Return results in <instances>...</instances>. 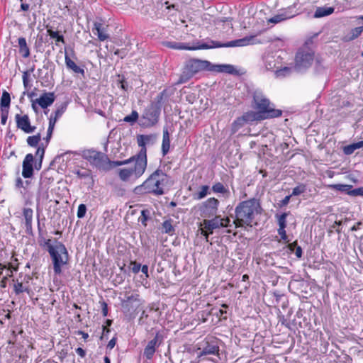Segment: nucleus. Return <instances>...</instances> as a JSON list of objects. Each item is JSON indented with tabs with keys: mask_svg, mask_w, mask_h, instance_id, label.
Instances as JSON below:
<instances>
[{
	"mask_svg": "<svg viewBox=\"0 0 363 363\" xmlns=\"http://www.w3.org/2000/svg\"><path fill=\"white\" fill-rule=\"evenodd\" d=\"M252 106L256 111H248L238 117L231 124V133H237L245 124L280 117L282 111L276 109L262 92L255 91L252 94Z\"/></svg>",
	"mask_w": 363,
	"mask_h": 363,
	"instance_id": "f257e3e1",
	"label": "nucleus"
},
{
	"mask_svg": "<svg viewBox=\"0 0 363 363\" xmlns=\"http://www.w3.org/2000/svg\"><path fill=\"white\" fill-rule=\"evenodd\" d=\"M38 242L39 245L48 252L52 259L55 274H61L62 267L67 264L69 261L67 249L62 242L58 241L57 239H55L53 242L55 245H52L51 239L45 238L39 219L38 220Z\"/></svg>",
	"mask_w": 363,
	"mask_h": 363,
	"instance_id": "f03ea898",
	"label": "nucleus"
},
{
	"mask_svg": "<svg viewBox=\"0 0 363 363\" xmlns=\"http://www.w3.org/2000/svg\"><path fill=\"white\" fill-rule=\"evenodd\" d=\"M256 37L257 35H251L245 36L242 38L236 39L226 43H221L213 40H208L207 43H201V41H197L196 43L193 46H189L185 43L175 41H164L162 43V44L169 48L188 50H206L219 48L244 47L249 45L260 43L261 41L257 40Z\"/></svg>",
	"mask_w": 363,
	"mask_h": 363,
	"instance_id": "7ed1b4c3",
	"label": "nucleus"
},
{
	"mask_svg": "<svg viewBox=\"0 0 363 363\" xmlns=\"http://www.w3.org/2000/svg\"><path fill=\"white\" fill-rule=\"evenodd\" d=\"M169 180L170 177L159 167L141 185L137 186L133 192L135 194L163 195L165 194L164 189L169 184Z\"/></svg>",
	"mask_w": 363,
	"mask_h": 363,
	"instance_id": "20e7f679",
	"label": "nucleus"
},
{
	"mask_svg": "<svg viewBox=\"0 0 363 363\" xmlns=\"http://www.w3.org/2000/svg\"><path fill=\"white\" fill-rule=\"evenodd\" d=\"M262 210L259 200L257 199L252 198L241 201L235 208V219L233 223L236 228L245 225L251 226L255 216L260 214Z\"/></svg>",
	"mask_w": 363,
	"mask_h": 363,
	"instance_id": "39448f33",
	"label": "nucleus"
},
{
	"mask_svg": "<svg viewBox=\"0 0 363 363\" xmlns=\"http://www.w3.org/2000/svg\"><path fill=\"white\" fill-rule=\"evenodd\" d=\"M82 157L92 166L104 172H108L116 167L125 165L123 160L112 161L106 154L94 149L84 150Z\"/></svg>",
	"mask_w": 363,
	"mask_h": 363,
	"instance_id": "423d86ee",
	"label": "nucleus"
},
{
	"mask_svg": "<svg viewBox=\"0 0 363 363\" xmlns=\"http://www.w3.org/2000/svg\"><path fill=\"white\" fill-rule=\"evenodd\" d=\"M201 71H206V60L190 59L185 62L182 72L174 85L184 84Z\"/></svg>",
	"mask_w": 363,
	"mask_h": 363,
	"instance_id": "0eeeda50",
	"label": "nucleus"
},
{
	"mask_svg": "<svg viewBox=\"0 0 363 363\" xmlns=\"http://www.w3.org/2000/svg\"><path fill=\"white\" fill-rule=\"evenodd\" d=\"M140 296L138 294H130L125 292L124 298L121 299V311L126 317H133L134 312L140 304Z\"/></svg>",
	"mask_w": 363,
	"mask_h": 363,
	"instance_id": "6e6552de",
	"label": "nucleus"
},
{
	"mask_svg": "<svg viewBox=\"0 0 363 363\" xmlns=\"http://www.w3.org/2000/svg\"><path fill=\"white\" fill-rule=\"evenodd\" d=\"M161 109L156 105L148 106L145 110L140 120L142 127H152L155 125L160 118Z\"/></svg>",
	"mask_w": 363,
	"mask_h": 363,
	"instance_id": "1a4fd4ad",
	"label": "nucleus"
},
{
	"mask_svg": "<svg viewBox=\"0 0 363 363\" xmlns=\"http://www.w3.org/2000/svg\"><path fill=\"white\" fill-rule=\"evenodd\" d=\"M133 162H135L133 167L119 169L118 177L123 182L128 181L133 175L135 179H138L145 173L147 169V165L138 160H133Z\"/></svg>",
	"mask_w": 363,
	"mask_h": 363,
	"instance_id": "9d476101",
	"label": "nucleus"
},
{
	"mask_svg": "<svg viewBox=\"0 0 363 363\" xmlns=\"http://www.w3.org/2000/svg\"><path fill=\"white\" fill-rule=\"evenodd\" d=\"M314 53L298 50L295 57L294 70L300 72L308 68L313 61Z\"/></svg>",
	"mask_w": 363,
	"mask_h": 363,
	"instance_id": "9b49d317",
	"label": "nucleus"
},
{
	"mask_svg": "<svg viewBox=\"0 0 363 363\" xmlns=\"http://www.w3.org/2000/svg\"><path fill=\"white\" fill-rule=\"evenodd\" d=\"M53 178L41 177L36 196L37 206L40 203H43L49 199V189L50 184L53 182Z\"/></svg>",
	"mask_w": 363,
	"mask_h": 363,
	"instance_id": "f8f14e48",
	"label": "nucleus"
},
{
	"mask_svg": "<svg viewBox=\"0 0 363 363\" xmlns=\"http://www.w3.org/2000/svg\"><path fill=\"white\" fill-rule=\"evenodd\" d=\"M164 336L160 331H156L155 337L150 340L144 349L143 356L147 359H151L156 351V349L162 343Z\"/></svg>",
	"mask_w": 363,
	"mask_h": 363,
	"instance_id": "ddd939ff",
	"label": "nucleus"
},
{
	"mask_svg": "<svg viewBox=\"0 0 363 363\" xmlns=\"http://www.w3.org/2000/svg\"><path fill=\"white\" fill-rule=\"evenodd\" d=\"M298 4V1H297L296 2H294L292 6H289L287 9L281 10L279 13L269 18L268 22L276 24L296 16V15L299 14L300 12L298 11L294 12L293 9H296Z\"/></svg>",
	"mask_w": 363,
	"mask_h": 363,
	"instance_id": "4468645a",
	"label": "nucleus"
},
{
	"mask_svg": "<svg viewBox=\"0 0 363 363\" xmlns=\"http://www.w3.org/2000/svg\"><path fill=\"white\" fill-rule=\"evenodd\" d=\"M219 201L214 198H209L199 206L201 215L204 217L213 216L217 213Z\"/></svg>",
	"mask_w": 363,
	"mask_h": 363,
	"instance_id": "2eb2a0df",
	"label": "nucleus"
},
{
	"mask_svg": "<svg viewBox=\"0 0 363 363\" xmlns=\"http://www.w3.org/2000/svg\"><path fill=\"white\" fill-rule=\"evenodd\" d=\"M137 143L139 147H140V151L135 155L130 158L123 160L125 162V164H130L133 162V160H138L145 165L147 166V147L146 143L143 140V138L140 135H137Z\"/></svg>",
	"mask_w": 363,
	"mask_h": 363,
	"instance_id": "dca6fc26",
	"label": "nucleus"
},
{
	"mask_svg": "<svg viewBox=\"0 0 363 363\" xmlns=\"http://www.w3.org/2000/svg\"><path fill=\"white\" fill-rule=\"evenodd\" d=\"M203 223L206 230H202L201 234L206 237V240H208V235L213 233V230L223 228L224 225H227L226 223H224L222 220H220V216H217L211 220H203Z\"/></svg>",
	"mask_w": 363,
	"mask_h": 363,
	"instance_id": "f3484780",
	"label": "nucleus"
},
{
	"mask_svg": "<svg viewBox=\"0 0 363 363\" xmlns=\"http://www.w3.org/2000/svg\"><path fill=\"white\" fill-rule=\"evenodd\" d=\"M16 126L26 133H31L36 129L35 126L30 125V119L28 115L21 116L16 114L15 116Z\"/></svg>",
	"mask_w": 363,
	"mask_h": 363,
	"instance_id": "a211bd4d",
	"label": "nucleus"
},
{
	"mask_svg": "<svg viewBox=\"0 0 363 363\" xmlns=\"http://www.w3.org/2000/svg\"><path fill=\"white\" fill-rule=\"evenodd\" d=\"M289 213L290 212L289 211L282 213L280 215L276 214V218H277L279 225L278 234L281 236V239L283 240L286 243L289 242L285 230L286 227V218Z\"/></svg>",
	"mask_w": 363,
	"mask_h": 363,
	"instance_id": "6ab92c4d",
	"label": "nucleus"
},
{
	"mask_svg": "<svg viewBox=\"0 0 363 363\" xmlns=\"http://www.w3.org/2000/svg\"><path fill=\"white\" fill-rule=\"evenodd\" d=\"M34 161V157L31 153L27 154L23 162V171L22 176L27 179L30 178L33 175V163Z\"/></svg>",
	"mask_w": 363,
	"mask_h": 363,
	"instance_id": "aec40b11",
	"label": "nucleus"
},
{
	"mask_svg": "<svg viewBox=\"0 0 363 363\" xmlns=\"http://www.w3.org/2000/svg\"><path fill=\"white\" fill-rule=\"evenodd\" d=\"M289 287V289L292 288L296 290L294 293L297 294H307L309 289V283L303 279L299 280H292L290 281Z\"/></svg>",
	"mask_w": 363,
	"mask_h": 363,
	"instance_id": "412c9836",
	"label": "nucleus"
},
{
	"mask_svg": "<svg viewBox=\"0 0 363 363\" xmlns=\"http://www.w3.org/2000/svg\"><path fill=\"white\" fill-rule=\"evenodd\" d=\"M219 346L215 341L206 342V345L203 347L202 350L198 354V357H201L204 355L216 354L219 355Z\"/></svg>",
	"mask_w": 363,
	"mask_h": 363,
	"instance_id": "4be33fe9",
	"label": "nucleus"
},
{
	"mask_svg": "<svg viewBox=\"0 0 363 363\" xmlns=\"http://www.w3.org/2000/svg\"><path fill=\"white\" fill-rule=\"evenodd\" d=\"M55 100L54 92H45L36 99L37 104L42 108H46L52 105Z\"/></svg>",
	"mask_w": 363,
	"mask_h": 363,
	"instance_id": "5701e85b",
	"label": "nucleus"
},
{
	"mask_svg": "<svg viewBox=\"0 0 363 363\" xmlns=\"http://www.w3.org/2000/svg\"><path fill=\"white\" fill-rule=\"evenodd\" d=\"M23 216L25 219L26 232L29 235H33V211L30 208H24L23 209Z\"/></svg>",
	"mask_w": 363,
	"mask_h": 363,
	"instance_id": "b1692460",
	"label": "nucleus"
},
{
	"mask_svg": "<svg viewBox=\"0 0 363 363\" xmlns=\"http://www.w3.org/2000/svg\"><path fill=\"white\" fill-rule=\"evenodd\" d=\"M65 62L67 68L69 70L72 71L74 74H79L82 77H84V74H85V71L84 69V66L81 67V66L77 65L71 59V57L68 55V54L67 52H65Z\"/></svg>",
	"mask_w": 363,
	"mask_h": 363,
	"instance_id": "393cba45",
	"label": "nucleus"
},
{
	"mask_svg": "<svg viewBox=\"0 0 363 363\" xmlns=\"http://www.w3.org/2000/svg\"><path fill=\"white\" fill-rule=\"evenodd\" d=\"M13 291L16 295H19L23 292L30 294V289L29 285L25 284L23 281H21L19 278L13 279Z\"/></svg>",
	"mask_w": 363,
	"mask_h": 363,
	"instance_id": "a878e982",
	"label": "nucleus"
},
{
	"mask_svg": "<svg viewBox=\"0 0 363 363\" xmlns=\"http://www.w3.org/2000/svg\"><path fill=\"white\" fill-rule=\"evenodd\" d=\"M104 30L105 29L101 22H94L92 30L96 35H97L100 41H104L109 38V35L105 33Z\"/></svg>",
	"mask_w": 363,
	"mask_h": 363,
	"instance_id": "bb28decb",
	"label": "nucleus"
},
{
	"mask_svg": "<svg viewBox=\"0 0 363 363\" xmlns=\"http://www.w3.org/2000/svg\"><path fill=\"white\" fill-rule=\"evenodd\" d=\"M170 149V138L167 128H164L162 143V154L164 157L169 151Z\"/></svg>",
	"mask_w": 363,
	"mask_h": 363,
	"instance_id": "cd10ccee",
	"label": "nucleus"
},
{
	"mask_svg": "<svg viewBox=\"0 0 363 363\" xmlns=\"http://www.w3.org/2000/svg\"><path fill=\"white\" fill-rule=\"evenodd\" d=\"M19 47V53L23 58H27L30 56V49L27 45L26 40L24 37H20L18 39Z\"/></svg>",
	"mask_w": 363,
	"mask_h": 363,
	"instance_id": "c85d7f7f",
	"label": "nucleus"
},
{
	"mask_svg": "<svg viewBox=\"0 0 363 363\" xmlns=\"http://www.w3.org/2000/svg\"><path fill=\"white\" fill-rule=\"evenodd\" d=\"M212 191L216 194H221L225 198H228L230 192L227 186H225L221 182H216L212 186Z\"/></svg>",
	"mask_w": 363,
	"mask_h": 363,
	"instance_id": "c756f323",
	"label": "nucleus"
},
{
	"mask_svg": "<svg viewBox=\"0 0 363 363\" xmlns=\"http://www.w3.org/2000/svg\"><path fill=\"white\" fill-rule=\"evenodd\" d=\"M334 12L333 7H318L313 16L315 18H321L329 16Z\"/></svg>",
	"mask_w": 363,
	"mask_h": 363,
	"instance_id": "7c9ffc66",
	"label": "nucleus"
},
{
	"mask_svg": "<svg viewBox=\"0 0 363 363\" xmlns=\"http://www.w3.org/2000/svg\"><path fill=\"white\" fill-rule=\"evenodd\" d=\"M172 219H169V220H164L162 223V233L169 234L170 235H172L174 234L175 228L172 225Z\"/></svg>",
	"mask_w": 363,
	"mask_h": 363,
	"instance_id": "2f4dec72",
	"label": "nucleus"
},
{
	"mask_svg": "<svg viewBox=\"0 0 363 363\" xmlns=\"http://www.w3.org/2000/svg\"><path fill=\"white\" fill-rule=\"evenodd\" d=\"M47 33L52 38H55L56 40V45H58V43H65L64 36L60 34L58 31H54L51 28H48V25L46 26Z\"/></svg>",
	"mask_w": 363,
	"mask_h": 363,
	"instance_id": "473e14b6",
	"label": "nucleus"
},
{
	"mask_svg": "<svg viewBox=\"0 0 363 363\" xmlns=\"http://www.w3.org/2000/svg\"><path fill=\"white\" fill-rule=\"evenodd\" d=\"M10 104H11L10 94L6 91H4L2 93L1 98V106L2 109L6 108L9 110Z\"/></svg>",
	"mask_w": 363,
	"mask_h": 363,
	"instance_id": "72a5a7b5",
	"label": "nucleus"
},
{
	"mask_svg": "<svg viewBox=\"0 0 363 363\" xmlns=\"http://www.w3.org/2000/svg\"><path fill=\"white\" fill-rule=\"evenodd\" d=\"M209 186L208 185H203L201 187V190L194 194L193 196L194 199L201 200L205 198L210 192H209Z\"/></svg>",
	"mask_w": 363,
	"mask_h": 363,
	"instance_id": "f704fd0d",
	"label": "nucleus"
},
{
	"mask_svg": "<svg viewBox=\"0 0 363 363\" xmlns=\"http://www.w3.org/2000/svg\"><path fill=\"white\" fill-rule=\"evenodd\" d=\"M41 140V134L38 133L35 135L28 136L26 141L29 146L35 147H37L40 141Z\"/></svg>",
	"mask_w": 363,
	"mask_h": 363,
	"instance_id": "c9c22d12",
	"label": "nucleus"
},
{
	"mask_svg": "<svg viewBox=\"0 0 363 363\" xmlns=\"http://www.w3.org/2000/svg\"><path fill=\"white\" fill-rule=\"evenodd\" d=\"M332 188L335 190L345 193L348 195V192L352 190L353 188L352 185L350 184H334L332 186Z\"/></svg>",
	"mask_w": 363,
	"mask_h": 363,
	"instance_id": "e433bc0d",
	"label": "nucleus"
},
{
	"mask_svg": "<svg viewBox=\"0 0 363 363\" xmlns=\"http://www.w3.org/2000/svg\"><path fill=\"white\" fill-rule=\"evenodd\" d=\"M139 118V114L135 110H133L130 115H128L124 117L123 121L126 123H129L131 125L134 124Z\"/></svg>",
	"mask_w": 363,
	"mask_h": 363,
	"instance_id": "4c0bfd02",
	"label": "nucleus"
},
{
	"mask_svg": "<svg viewBox=\"0 0 363 363\" xmlns=\"http://www.w3.org/2000/svg\"><path fill=\"white\" fill-rule=\"evenodd\" d=\"M116 84L118 86L121 87L124 91H127L128 89V84L123 74L117 75Z\"/></svg>",
	"mask_w": 363,
	"mask_h": 363,
	"instance_id": "58836bf2",
	"label": "nucleus"
},
{
	"mask_svg": "<svg viewBox=\"0 0 363 363\" xmlns=\"http://www.w3.org/2000/svg\"><path fill=\"white\" fill-rule=\"evenodd\" d=\"M74 173L77 175L79 179L92 178L91 171L89 169H77Z\"/></svg>",
	"mask_w": 363,
	"mask_h": 363,
	"instance_id": "ea45409f",
	"label": "nucleus"
},
{
	"mask_svg": "<svg viewBox=\"0 0 363 363\" xmlns=\"http://www.w3.org/2000/svg\"><path fill=\"white\" fill-rule=\"evenodd\" d=\"M206 71L213 72H223L222 65H213L209 61L206 60Z\"/></svg>",
	"mask_w": 363,
	"mask_h": 363,
	"instance_id": "a19ab883",
	"label": "nucleus"
},
{
	"mask_svg": "<svg viewBox=\"0 0 363 363\" xmlns=\"http://www.w3.org/2000/svg\"><path fill=\"white\" fill-rule=\"evenodd\" d=\"M150 219V211L147 209H144L141 211V216L139 218V221L141 222L142 225L144 227L147 226V221Z\"/></svg>",
	"mask_w": 363,
	"mask_h": 363,
	"instance_id": "79ce46f5",
	"label": "nucleus"
},
{
	"mask_svg": "<svg viewBox=\"0 0 363 363\" xmlns=\"http://www.w3.org/2000/svg\"><path fill=\"white\" fill-rule=\"evenodd\" d=\"M306 191V185L304 184H300L292 189V193L291 195L293 196H299L301 194L304 193Z\"/></svg>",
	"mask_w": 363,
	"mask_h": 363,
	"instance_id": "37998d69",
	"label": "nucleus"
},
{
	"mask_svg": "<svg viewBox=\"0 0 363 363\" xmlns=\"http://www.w3.org/2000/svg\"><path fill=\"white\" fill-rule=\"evenodd\" d=\"M223 72L234 75H238V71L232 65H222Z\"/></svg>",
	"mask_w": 363,
	"mask_h": 363,
	"instance_id": "c03bdc74",
	"label": "nucleus"
},
{
	"mask_svg": "<svg viewBox=\"0 0 363 363\" xmlns=\"http://www.w3.org/2000/svg\"><path fill=\"white\" fill-rule=\"evenodd\" d=\"M167 93V89H164L162 92H160L155 99V101L151 102V105H156L159 108H162V101L164 99V96Z\"/></svg>",
	"mask_w": 363,
	"mask_h": 363,
	"instance_id": "a18cd8bd",
	"label": "nucleus"
},
{
	"mask_svg": "<svg viewBox=\"0 0 363 363\" xmlns=\"http://www.w3.org/2000/svg\"><path fill=\"white\" fill-rule=\"evenodd\" d=\"M45 147H46L45 145L44 146L43 143H41V145L40 146H38V147L35 152V156L39 157L40 167L41 166V163H42L44 155H45Z\"/></svg>",
	"mask_w": 363,
	"mask_h": 363,
	"instance_id": "49530a36",
	"label": "nucleus"
},
{
	"mask_svg": "<svg viewBox=\"0 0 363 363\" xmlns=\"http://www.w3.org/2000/svg\"><path fill=\"white\" fill-rule=\"evenodd\" d=\"M146 145H153L156 140L157 135L155 134L140 135Z\"/></svg>",
	"mask_w": 363,
	"mask_h": 363,
	"instance_id": "de8ad7c7",
	"label": "nucleus"
},
{
	"mask_svg": "<svg viewBox=\"0 0 363 363\" xmlns=\"http://www.w3.org/2000/svg\"><path fill=\"white\" fill-rule=\"evenodd\" d=\"M67 106V103H63L60 106H58L54 113V117L57 118V119L60 118L63 113L65 111Z\"/></svg>",
	"mask_w": 363,
	"mask_h": 363,
	"instance_id": "09e8293b",
	"label": "nucleus"
},
{
	"mask_svg": "<svg viewBox=\"0 0 363 363\" xmlns=\"http://www.w3.org/2000/svg\"><path fill=\"white\" fill-rule=\"evenodd\" d=\"M342 225V221H335L333 225L331 226L330 229L328 230V233L329 235H331L333 233V229L336 230V232L340 234L341 233V228L340 226Z\"/></svg>",
	"mask_w": 363,
	"mask_h": 363,
	"instance_id": "8fccbe9b",
	"label": "nucleus"
},
{
	"mask_svg": "<svg viewBox=\"0 0 363 363\" xmlns=\"http://www.w3.org/2000/svg\"><path fill=\"white\" fill-rule=\"evenodd\" d=\"M86 205L84 203L79 204V206H78V210H77V216L78 218H83L86 215Z\"/></svg>",
	"mask_w": 363,
	"mask_h": 363,
	"instance_id": "3c124183",
	"label": "nucleus"
},
{
	"mask_svg": "<svg viewBox=\"0 0 363 363\" xmlns=\"http://www.w3.org/2000/svg\"><path fill=\"white\" fill-rule=\"evenodd\" d=\"M29 75H30V74H29L28 71L23 72V86L26 91H28L31 86V85L29 84V80H28Z\"/></svg>",
	"mask_w": 363,
	"mask_h": 363,
	"instance_id": "603ef678",
	"label": "nucleus"
},
{
	"mask_svg": "<svg viewBox=\"0 0 363 363\" xmlns=\"http://www.w3.org/2000/svg\"><path fill=\"white\" fill-rule=\"evenodd\" d=\"M357 149V148L354 143L352 144L344 147L343 152L347 155H352Z\"/></svg>",
	"mask_w": 363,
	"mask_h": 363,
	"instance_id": "864d4df0",
	"label": "nucleus"
},
{
	"mask_svg": "<svg viewBox=\"0 0 363 363\" xmlns=\"http://www.w3.org/2000/svg\"><path fill=\"white\" fill-rule=\"evenodd\" d=\"M348 195L352 196H363V187L352 189V190L348 192Z\"/></svg>",
	"mask_w": 363,
	"mask_h": 363,
	"instance_id": "5fc2aeb1",
	"label": "nucleus"
},
{
	"mask_svg": "<svg viewBox=\"0 0 363 363\" xmlns=\"http://www.w3.org/2000/svg\"><path fill=\"white\" fill-rule=\"evenodd\" d=\"M214 308H211V310H203L201 312V318L202 319V322L205 323L207 320V317L208 315H213V311H214Z\"/></svg>",
	"mask_w": 363,
	"mask_h": 363,
	"instance_id": "6e6d98bb",
	"label": "nucleus"
},
{
	"mask_svg": "<svg viewBox=\"0 0 363 363\" xmlns=\"http://www.w3.org/2000/svg\"><path fill=\"white\" fill-rule=\"evenodd\" d=\"M291 70V68L288 67H284V68L278 70L277 72V73L278 76L285 77L290 74Z\"/></svg>",
	"mask_w": 363,
	"mask_h": 363,
	"instance_id": "4d7b16f0",
	"label": "nucleus"
},
{
	"mask_svg": "<svg viewBox=\"0 0 363 363\" xmlns=\"http://www.w3.org/2000/svg\"><path fill=\"white\" fill-rule=\"evenodd\" d=\"M21 281H23L25 284L29 285L30 281L32 279V277L28 274L23 275L22 273L19 274L18 277Z\"/></svg>",
	"mask_w": 363,
	"mask_h": 363,
	"instance_id": "13d9d810",
	"label": "nucleus"
},
{
	"mask_svg": "<svg viewBox=\"0 0 363 363\" xmlns=\"http://www.w3.org/2000/svg\"><path fill=\"white\" fill-rule=\"evenodd\" d=\"M291 196L292 195L286 196L282 200L279 201L278 203L279 207L282 208L287 206Z\"/></svg>",
	"mask_w": 363,
	"mask_h": 363,
	"instance_id": "bf43d9fd",
	"label": "nucleus"
},
{
	"mask_svg": "<svg viewBox=\"0 0 363 363\" xmlns=\"http://www.w3.org/2000/svg\"><path fill=\"white\" fill-rule=\"evenodd\" d=\"M9 116V110L8 109H2L1 115V123L3 125H5Z\"/></svg>",
	"mask_w": 363,
	"mask_h": 363,
	"instance_id": "052dcab7",
	"label": "nucleus"
},
{
	"mask_svg": "<svg viewBox=\"0 0 363 363\" xmlns=\"http://www.w3.org/2000/svg\"><path fill=\"white\" fill-rule=\"evenodd\" d=\"M100 304L102 310V315L104 317H106L108 315V304L105 301H100Z\"/></svg>",
	"mask_w": 363,
	"mask_h": 363,
	"instance_id": "680f3d73",
	"label": "nucleus"
},
{
	"mask_svg": "<svg viewBox=\"0 0 363 363\" xmlns=\"http://www.w3.org/2000/svg\"><path fill=\"white\" fill-rule=\"evenodd\" d=\"M117 342V337L114 336L107 344L106 349L111 350L116 345Z\"/></svg>",
	"mask_w": 363,
	"mask_h": 363,
	"instance_id": "e2e57ef3",
	"label": "nucleus"
},
{
	"mask_svg": "<svg viewBox=\"0 0 363 363\" xmlns=\"http://www.w3.org/2000/svg\"><path fill=\"white\" fill-rule=\"evenodd\" d=\"M52 132H53V129H50V128L48 129L47 135L44 138V140L45 141V147H47L50 143V140L52 138Z\"/></svg>",
	"mask_w": 363,
	"mask_h": 363,
	"instance_id": "0e129e2a",
	"label": "nucleus"
},
{
	"mask_svg": "<svg viewBox=\"0 0 363 363\" xmlns=\"http://www.w3.org/2000/svg\"><path fill=\"white\" fill-rule=\"evenodd\" d=\"M363 31V26H359L352 30V35L354 38L358 37Z\"/></svg>",
	"mask_w": 363,
	"mask_h": 363,
	"instance_id": "69168bd1",
	"label": "nucleus"
},
{
	"mask_svg": "<svg viewBox=\"0 0 363 363\" xmlns=\"http://www.w3.org/2000/svg\"><path fill=\"white\" fill-rule=\"evenodd\" d=\"M57 121V118L55 117H53L52 115L50 116V118H49V126L48 128L53 129L55 128V123Z\"/></svg>",
	"mask_w": 363,
	"mask_h": 363,
	"instance_id": "338daca9",
	"label": "nucleus"
},
{
	"mask_svg": "<svg viewBox=\"0 0 363 363\" xmlns=\"http://www.w3.org/2000/svg\"><path fill=\"white\" fill-rule=\"evenodd\" d=\"M294 253L297 258L301 259L302 257V255H303V251H302L301 247L298 245H296V249H295Z\"/></svg>",
	"mask_w": 363,
	"mask_h": 363,
	"instance_id": "774afa93",
	"label": "nucleus"
}]
</instances>
